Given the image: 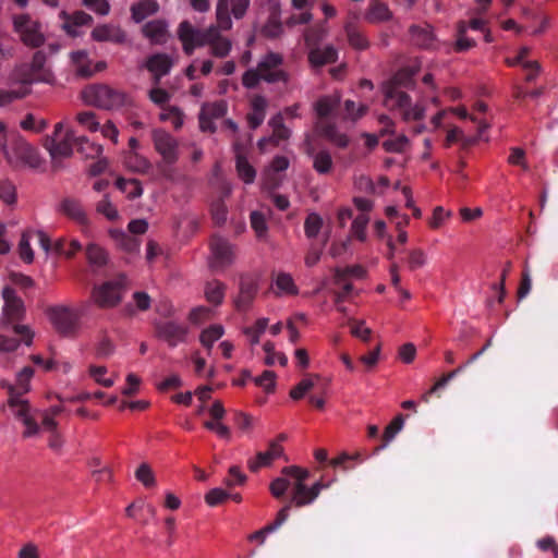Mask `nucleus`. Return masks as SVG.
<instances>
[{"label":"nucleus","mask_w":558,"mask_h":558,"mask_svg":"<svg viewBox=\"0 0 558 558\" xmlns=\"http://www.w3.org/2000/svg\"><path fill=\"white\" fill-rule=\"evenodd\" d=\"M281 473L283 476L275 478L270 483L269 489L275 498H281L288 488L292 486L291 499L287 504L290 505V508L292 505L299 508L311 505L318 497L322 489L328 486L318 481L308 487L305 482L310 476V472L300 466H284Z\"/></svg>","instance_id":"nucleus-1"},{"label":"nucleus","mask_w":558,"mask_h":558,"mask_svg":"<svg viewBox=\"0 0 558 558\" xmlns=\"http://www.w3.org/2000/svg\"><path fill=\"white\" fill-rule=\"evenodd\" d=\"M33 375L34 369L31 366H25L16 375L15 385L9 387L8 403L15 417L21 420L26 427L23 433L24 437L34 436L39 432V425L31 415V407L27 400L21 398L23 393L29 390V381Z\"/></svg>","instance_id":"nucleus-2"},{"label":"nucleus","mask_w":558,"mask_h":558,"mask_svg":"<svg viewBox=\"0 0 558 558\" xmlns=\"http://www.w3.org/2000/svg\"><path fill=\"white\" fill-rule=\"evenodd\" d=\"M78 137L65 121L54 124L52 133L45 138L44 143L54 169L61 168L62 161L72 157Z\"/></svg>","instance_id":"nucleus-3"},{"label":"nucleus","mask_w":558,"mask_h":558,"mask_svg":"<svg viewBox=\"0 0 558 558\" xmlns=\"http://www.w3.org/2000/svg\"><path fill=\"white\" fill-rule=\"evenodd\" d=\"M0 147L7 162L14 169H39L43 165L38 150L15 133L8 141H0Z\"/></svg>","instance_id":"nucleus-4"},{"label":"nucleus","mask_w":558,"mask_h":558,"mask_svg":"<svg viewBox=\"0 0 558 558\" xmlns=\"http://www.w3.org/2000/svg\"><path fill=\"white\" fill-rule=\"evenodd\" d=\"M81 99L85 105L102 110H117L128 104L125 93L102 84H92L83 88Z\"/></svg>","instance_id":"nucleus-5"},{"label":"nucleus","mask_w":558,"mask_h":558,"mask_svg":"<svg viewBox=\"0 0 558 558\" xmlns=\"http://www.w3.org/2000/svg\"><path fill=\"white\" fill-rule=\"evenodd\" d=\"M385 105L389 109L399 110L402 119L407 122L421 121L426 113V108L422 102L413 104L410 96L396 86L386 89Z\"/></svg>","instance_id":"nucleus-6"},{"label":"nucleus","mask_w":558,"mask_h":558,"mask_svg":"<svg viewBox=\"0 0 558 558\" xmlns=\"http://www.w3.org/2000/svg\"><path fill=\"white\" fill-rule=\"evenodd\" d=\"M385 105L389 109L399 110L402 119L407 122L421 121L426 113V108L422 102L413 104L410 96L396 86L386 89Z\"/></svg>","instance_id":"nucleus-7"},{"label":"nucleus","mask_w":558,"mask_h":558,"mask_svg":"<svg viewBox=\"0 0 558 558\" xmlns=\"http://www.w3.org/2000/svg\"><path fill=\"white\" fill-rule=\"evenodd\" d=\"M128 289V278L120 275L112 280L95 286L92 291L94 303L100 308H111L119 305Z\"/></svg>","instance_id":"nucleus-8"},{"label":"nucleus","mask_w":558,"mask_h":558,"mask_svg":"<svg viewBox=\"0 0 558 558\" xmlns=\"http://www.w3.org/2000/svg\"><path fill=\"white\" fill-rule=\"evenodd\" d=\"M209 250L208 264L211 270L222 271L235 263L238 247L228 239L217 234L213 235L209 241Z\"/></svg>","instance_id":"nucleus-9"},{"label":"nucleus","mask_w":558,"mask_h":558,"mask_svg":"<svg viewBox=\"0 0 558 558\" xmlns=\"http://www.w3.org/2000/svg\"><path fill=\"white\" fill-rule=\"evenodd\" d=\"M151 140L155 150L160 155L162 161L172 165L179 159V142L170 133L162 129L151 131Z\"/></svg>","instance_id":"nucleus-10"},{"label":"nucleus","mask_w":558,"mask_h":558,"mask_svg":"<svg viewBox=\"0 0 558 558\" xmlns=\"http://www.w3.org/2000/svg\"><path fill=\"white\" fill-rule=\"evenodd\" d=\"M178 38L182 44L183 51L191 56L196 48H201L208 43V28L201 31L194 27L189 21H183L178 26Z\"/></svg>","instance_id":"nucleus-11"},{"label":"nucleus","mask_w":558,"mask_h":558,"mask_svg":"<svg viewBox=\"0 0 558 558\" xmlns=\"http://www.w3.org/2000/svg\"><path fill=\"white\" fill-rule=\"evenodd\" d=\"M248 5L250 0H218L216 7L218 25L225 31L231 29L232 20L230 14L235 19H241L244 16Z\"/></svg>","instance_id":"nucleus-12"},{"label":"nucleus","mask_w":558,"mask_h":558,"mask_svg":"<svg viewBox=\"0 0 558 558\" xmlns=\"http://www.w3.org/2000/svg\"><path fill=\"white\" fill-rule=\"evenodd\" d=\"M49 320L62 336H72L77 328V316L66 306H51L47 310Z\"/></svg>","instance_id":"nucleus-13"},{"label":"nucleus","mask_w":558,"mask_h":558,"mask_svg":"<svg viewBox=\"0 0 558 558\" xmlns=\"http://www.w3.org/2000/svg\"><path fill=\"white\" fill-rule=\"evenodd\" d=\"M14 29L22 41L31 47H39L44 44L45 37L40 32V25L28 15L22 14L14 17Z\"/></svg>","instance_id":"nucleus-14"},{"label":"nucleus","mask_w":558,"mask_h":558,"mask_svg":"<svg viewBox=\"0 0 558 558\" xmlns=\"http://www.w3.org/2000/svg\"><path fill=\"white\" fill-rule=\"evenodd\" d=\"M155 335L170 348H175L186 341L189 327L174 320L157 322L154 324Z\"/></svg>","instance_id":"nucleus-15"},{"label":"nucleus","mask_w":558,"mask_h":558,"mask_svg":"<svg viewBox=\"0 0 558 558\" xmlns=\"http://www.w3.org/2000/svg\"><path fill=\"white\" fill-rule=\"evenodd\" d=\"M2 298L4 301L3 317L5 324H13L21 320L25 314V306L15 290L11 287H4Z\"/></svg>","instance_id":"nucleus-16"},{"label":"nucleus","mask_w":558,"mask_h":558,"mask_svg":"<svg viewBox=\"0 0 558 558\" xmlns=\"http://www.w3.org/2000/svg\"><path fill=\"white\" fill-rule=\"evenodd\" d=\"M258 291L257 280L251 276H242L239 283V294L234 300L238 311L245 312L252 305Z\"/></svg>","instance_id":"nucleus-17"},{"label":"nucleus","mask_w":558,"mask_h":558,"mask_svg":"<svg viewBox=\"0 0 558 558\" xmlns=\"http://www.w3.org/2000/svg\"><path fill=\"white\" fill-rule=\"evenodd\" d=\"M70 59L75 73L83 77H89L96 72L102 71L106 68V63L102 61L94 65L89 60L88 52L86 50H77L71 52Z\"/></svg>","instance_id":"nucleus-18"},{"label":"nucleus","mask_w":558,"mask_h":558,"mask_svg":"<svg viewBox=\"0 0 558 558\" xmlns=\"http://www.w3.org/2000/svg\"><path fill=\"white\" fill-rule=\"evenodd\" d=\"M93 40L98 43L109 41L113 44H124L126 41V33L116 24H99L90 33Z\"/></svg>","instance_id":"nucleus-19"},{"label":"nucleus","mask_w":558,"mask_h":558,"mask_svg":"<svg viewBox=\"0 0 558 558\" xmlns=\"http://www.w3.org/2000/svg\"><path fill=\"white\" fill-rule=\"evenodd\" d=\"M213 222L217 227H227L235 235L242 233L246 228L244 216L240 211H211Z\"/></svg>","instance_id":"nucleus-20"},{"label":"nucleus","mask_w":558,"mask_h":558,"mask_svg":"<svg viewBox=\"0 0 558 558\" xmlns=\"http://www.w3.org/2000/svg\"><path fill=\"white\" fill-rule=\"evenodd\" d=\"M281 62L282 59L279 54L268 53L265 56L257 65L263 80L268 83L286 80L284 73L279 69Z\"/></svg>","instance_id":"nucleus-21"},{"label":"nucleus","mask_w":558,"mask_h":558,"mask_svg":"<svg viewBox=\"0 0 558 558\" xmlns=\"http://www.w3.org/2000/svg\"><path fill=\"white\" fill-rule=\"evenodd\" d=\"M31 77L27 80L32 82L52 83L54 75L49 66H47V57L44 51H37L29 65Z\"/></svg>","instance_id":"nucleus-22"},{"label":"nucleus","mask_w":558,"mask_h":558,"mask_svg":"<svg viewBox=\"0 0 558 558\" xmlns=\"http://www.w3.org/2000/svg\"><path fill=\"white\" fill-rule=\"evenodd\" d=\"M282 454L283 447L277 440H271L266 451H259L254 459L248 460V469L252 472H257L263 466H269L274 460Z\"/></svg>","instance_id":"nucleus-23"},{"label":"nucleus","mask_w":558,"mask_h":558,"mask_svg":"<svg viewBox=\"0 0 558 558\" xmlns=\"http://www.w3.org/2000/svg\"><path fill=\"white\" fill-rule=\"evenodd\" d=\"M59 16L62 20V29L72 37L80 35L78 27L93 22V17L83 11H75L72 14L61 11Z\"/></svg>","instance_id":"nucleus-24"},{"label":"nucleus","mask_w":558,"mask_h":558,"mask_svg":"<svg viewBox=\"0 0 558 558\" xmlns=\"http://www.w3.org/2000/svg\"><path fill=\"white\" fill-rule=\"evenodd\" d=\"M220 31L223 29L218 24L208 27L209 38L207 45L210 46V53L213 56L225 58L230 53L232 44L227 37L221 36Z\"/></svg>","instance_id":"nucleus-25"},{"label":"nucleus","mask_w":558,"mask_h":558,"mask_svg":"<svg viewBox=\"0 0 558 558\" xmlns=\"http://www.w3.org/2000/svg\"><path fill=\"white\" fill-rule=\"evenodd\" d=\"M227 111L225 101L204 104L199 113V126L203 131H214L211 119L222 117Z\"/></svg>","instance_id":"nucleus-26"},{"label":"nucleus","mask_w":558,"mask_h":558,"mask_svg":"<svg viewBox=\"0 0 558 558\" xmlns=\"http://www.w3.org/2000/svg\"><path fill=\"white\" fill-rule=\"evenodd\" d=\"M269 125L272 129V136L268 138H262L258 141L260 150H265L268 143L278 145L280 141L288 140L290 136V130L283 124V116L281 113L276 114L269 120Z\"/></svg>","instance_id":"nucleus-27"},{"label":"nucleus","mask_w":558,"mask_h":558,"mask_svg":"<svg viewBox=\"0 0 558 558\" xmlns=\"http://www.w3.org/2000/svg\"><path fill=\"white\" fill-rule=\"evenodd\" d=\"M143 35L154 45H162L168 39V24L163 20H154L142 28Z\"/></svg>","instance_id":"nucleus-28"},{"label":"nucleus","mask_w":558,"mask_h":558,"mask_svg":"<svg viewBox=\"0 0 558 558\" xmlns=\"http://www.w3.org/2000/svg\"><path fill=\"white\" fill-rule=\"evenodd\" d=\"M122 163L128 170L138 174H147L151 169L150 161L137 151H124Z\"/></svg>","instance_id":"nucleus-29"},{"label":"nucleus","mask_w":558,"mask_h":558,"mask_svg":"<svg viewBox=\"0 0 558 558\" xmlns=\"http://www.w3.org/2000/svg\"><path fill=\"white\" fill-rule=\"evenodd\" d=\"M109 234L116 245L128 254H137L140 252L141 241L122 229H110Z\"/></svg>","instance_id":"nucleus-30"},{"label":"nucleus","mask_w":558,"mask_h":558,"mask_svg":"<svg viewBox=\"0 0 558 558\" xmlns=\"http://www.w3.org/2000/svg\"><path fill=\"white\" fill-rule=\"evenodd\" d=\"M290 505H286L279 510L274 522L267 524L263 529L252 533L248 536L250 541H258L260 544L265 542L266 535L278 530L289 518Z\"/></svg>","instance_id":"nucleus-31"},{"label":"nucleus","mask_w":558,"mask_h":558,"mask_svg":"<svg viewBox=\"0 0 558 558\" xmlns=\"http://www.w3.org/2000/svg\"><path fill=\"white\" fill-rule=\"evenodd\" d=\"M172 59L165 53H157L146 61L147 70L157 78L168 74L172 68Z\"/></svg>","instance_id":"nucleus-32"},{"label":"nucleus","mask_w":558,"mask_h":558,"mask_svg":"<svg viewBox=\"0 0 558 558\" xmlns=\"http://www.w3.org/2000/svg\"><path fill=\"white\" fill-rule=\"evenodd\" d=\"M337 58L338 51L330 45L312 49L308 54V60L313 66H323L332 63Z\"/></svg>","instance_id":"nucleus-33"},{"label":"nucleus","mask_w":558,"mask_h":558,"mask_svg":"<svg viewBox=\"0 0 558 558\" xmlns=\"http://www.w3.org/2000/svg\"><path fill=\"white\" fill-rule=\"evenodd\" d=\"M158 11L159 4L156 0H142L131 5V14L135 23H141L146 17L156 14Z\"/></svg>","instance_id":"nucleus-34"},{"label":"nucleus","mask_w":558,"mask_h":558,"mask_svg":"<svg viewBox=\"0 0 558 558\" xmlns=\"http://www.w3.org/2000/svg\"><path fill=\"white\" fill-rule=\"evenodd\" d=\"M292 8L294 10L301 11L298 14L291 15L287 24L290 26H294L298 24H307L312 21L313 15L310 11L312 1L311 0H291Z\"/></svg>","instance_id":"nucleus-35"},{"label":"nucleus","mask_w":558,"mask_h":558,"mask_svg":"<svg viewBox=\"0 0 558 558\" xmlns=\"http://www.w3.org/2000/svg\"><path fill=\"white\" fill-rule=\"evenodd\" d=\"M267 106L268 104L265 97L257 95L252 98L248 122L253 129H256L263 123Z\"/></svg>","instance_id":"nucleus-36"},{"label":"nucleus","mask_w":558,"mask_h":558,"mask_svg":"<svg viewBox=\"0 0 558 558\" xmlns=\"http://www.w3.org/2000/svg\"><path fill=\"white\" fill-rule=\"evenodd\" d=\"M236 150V160L235 167L239 178L246 184H251L254 182L256 177V171L254 167L247 161L246 157L242 154L240 148L235 146Z\"/></svg>","instance_id":"nucleus-37"},{"label":"nucleus","mask_w":558,"mask_h":558,"mask_svg":"<svg viewBox=\"0 0 558 558\" xmlns=\"http://www.w3.org/2000/svg\"><path fill=\"white\" fill-rule=\"evenodd\" d=\"M329 230L325 219L316 211H312L305 219L304 230L308 239L316 238L322 230Z\"/></svg>","instance_id":"nucleus-38"},{"label":"nucleus","mask_w":558,"mask_h":558,"mask_svg":"<svg viewBox=\"0 0 558 558\" xmlns=\"http://www.w3.org/2000/svg\"><path fill=\"white\" fill-rule=\"evenodd\" d=\"M411 40L420 47L428 48L433 45L434 35L429 25L413 26L410 29Z\"/></svg>","instance_id":"nucleus-39"},{"label":"nucleus","mask_w":558,"mask_h":558,"mask_svg":"<svg viewBox=\"0 0 558 558\" xmlns=\"http://www.w3.org/2000/svg\"><path fill=\"white\" fill-rule=\"evenodd\" d=\"M392 13L388 5L381 2L371 4L365 14V20L369 23H383L391 20Z\"/></svg>","instance_id":"nucleus-40"},{"label":"nucleus","mask_w":558,"mask_h":558,"mask_svg":"<svg viewBox=\"0 0 558 558\" xmlns=\"http://www.w3.org/2000/svg\"><path fill=\"white\" fill-rule=\"evenodd\" d=\"M117 189L128 198L133 199L143 194V187L138 180L118 178L116 181Z\"/></svg>","instance_id":"nucleus-41"},{"label":"nucleus","mask_w":558,"mask_h":558,"mask_svg":"<svg viewBox=\"0 0 558 558\" xmlns=\"http://www.w3.org/2000/svg\"><path fill=\"white\" fill-rule=\"evenodd\" d=\"M403 423V415L398 414L385 428L384 434L381 436V444L375 448V452H379L395 438V436L402 429Z\"/></svg>","instance_id":"nucleus-42"},{"label":"nucleus","mask_w":558,"mask_h":558,"mask_svg":"<svg viewBox=\"0 0 558 558\" xmlns=\"http://www.w3.org/2000/svg\"><path fill=\"white\" fill-rule=\"evenodd\" d=\"M226 290L227 287L223 282L219 280L209 281L205 287L206 300L214 305H219L225 299Z\"/></svg>","instance_id":"nucleus-43"},{"label":"nucleus","mask_w":558,"mask_h":558,"mask_svg":"<svg viewBox=\"0 0 558 558\" xmlns=\"http://www.w3.org/2000/svg\"><path fill=\"white\" fill-rule=\"evenodd\" d=\"M77 150L86 158L100 157L104 154V146L90 141L86 136H80L77 140Z\"/></svg>","instance_id":"nucleus-44"},{"label":"nucleus","mask_w":558,"mask_h":558,"mask_svg":"<svg viewBox=\"0 0 558 558\" xmlns=\"http://www.w3.org/2000/svg\"><path fill=\"white\" fill-rule=\"evenodd\" d=\"M369 222V217L365 211H361L354 219L351 226V235L359 241L364 242L367 238L366 228Z\"/></svg>","instance_id":"nucleus-45"},{"label":"nucleus","mask_w":558,"mask_h":558,"mask_svg":"<svg viewBox=\"0 0 558 558\" xmlns=\"http://www.w3.org/2000/svg\"><path fill=\"white\" fill-rule=\"evenodd\" d=\"M275 286L278 290V292H276L277 294L286 293L295 295L299 292V289L295 286L293 278L291 277V275L287 272L278 274V276L275 279Z\"/></svg>","instance_id":"nucleus-46"},{"label":"nucleus","mask_w":558,"mask_h":558,"mask_svg":"<svg viewBox=\"0 0 558 558\" xmlns=\"http://www.w3.org/2000/svg\"><path fill=\"white\" fill-rule=\"evenodd\" d=\"M77 123L87 132L96 133L100 129V122L97 119L96 113L92 111L78 112L75 117Z\"/></svg>","instance_id":"nucleus-47"},{"label":"nucleus","mask_w":558,"mask_h":558,"mask_svg":"<svg viewBox=\"0 0 558 558\" xmlns=\"http://www.w3.org/2000/svg\"><path fill=\"white\" fill-rule=\"evenodd\" d=\"M340 101V97L337 95L325 96L318 99L314 106V109L318 117L324 118L331 113Z\"/></svg>","instance_id":"nucleus-48"},{"label":"nucleus","mask_w":558,"mask_h":558,"mask_svg":"<svg viewBox=\"0 0 558 558\" xmlns=\"http://www.w3.org/2000/svg\"><path fill=\"white\" fill-rule=\"evenodd\" d=\"M466 367H468V365L465 363H463V364L459 365L457 368H454L451 372H449V373L445 374L444 376H441L434 384V386L426 393H424L423 400L425 402H427L429 395H432V393L436 392L437 390L444 388L451 379H453L456 376L461 374Z\"/></svg>","instance_id":"nucleus-49"},{"label":"nucleus","mask_w":558,"mask_h":558,"mask_svg":"<svg viewBox=\"0 0 558 558\" xmlns=\"http://www.w3.org/2000/svg\"><path fill=\"white\" fill-rule=\"evenodd\" d=\"M159 119L163 122H170L175 130L182 128L184 123V114L177 107L163 108L159 114Z\"/></svg>","instance_id":"nucleus-50"},{"label":"nucleus","mask_w":558,"mask_h":558,"mask_svg":"<svg viewBox=\"0 0 558 558\" xmlns=\"http://www.w3.org/2000/svg\"><path fill=\"white\" fill-rule=\"evenodd\" d=\"M223 335V328L220 325H213L207 329L203 330L199 336L201 343L210 349L213 344L219 340Z\"/></svg>","instance_id":"nucleus-51"},{"label":"nucleus","mask_w":558,"mask_h":558,"mask_svg":"<svg viewBox=\"0 0 558 558\" xmlns=\"http://www.w3.org/2000/svg\"><path fill=\"white\" fill-rule=\"evenodd\" d=\"M365 275V270L360 265L349 266L345 268H337L335 270V283L340 284L343 280L348 279V277L352 276L355 278H362Z\"/></svg>","instance_id":"nucleus-52"},{"label":"nucleus","mask_w":558,"mask_h":558,"mask_svg":"<svg viewBox=\"0 0 558 558\" xmlns=\"http://www.w3.org/2000/svg\"><path fill=\"white\" fill-rule=\"evenodd\" d=\"M313 167L318 173H327L332 167V159L327 150L313 154Z\"/></svg>","instance_id":"nucleus-53"},{"label":"nucleus","mask_w":558,"mask_h":558,"mask_svg":"<svg viewBox=\"0 0 558 558\" xmlns=\"http://www.w3.org/2000/svg\"><path fill=\"white\" fill-rule=\"evenodd\" d=\"M135 478L145 487H154L156 485L155 474L147 463H142L135 471Z\"/></svg>","instance_id":"nucleus-54"},{"label":"nucleus","mask_w":558,"mask_h":558,"mask_svg":"<svg viewBox=\"0 0 558 558\" xmlns=\"http://www.w3.org/2000/svg\"><path fill=\"white\" fill-rule=\"evenodd\" d=\"M251 227L255 231L256 235L262 239L267 233V223L265 211H251Z\"/></svg>","instance_id":"nucleus-55"},{"label":"nucleus","mask_w":558,"mask_h":558,"mask_svg":"<svg viewBox=\"0 0 558 558\" xmlns=\"http://www.w3.org/2000/svg\"><path fill=\"white\" fill-rule=\"evenodd\" d=\"M529 50L527 48H522L521 51L513 58H507V63L511 66L521 65L523 70H529L533 68L535 72H537V62L527 60L526 54Z\"/></svg>","instance_id":"nucleus-56"},{"label":"nucleus","mask_w":558,"mask_h":558,"mask_svg":"<svg viewBox=\"0 0 558 558\" xmlns=\"http://www.w3.org/2000/svg\"><path fill=\"white\" fill-rule=\"evenodd\" d=\"M345 31H347L348 40L353 48L363 50L368 47V40L356 28L347 26Z\"/></svg>","instance_id":"nucleus-57"},{"label":"nucleus","mask_w":558,"mask_h":558,"mask_svg":"<svg viewBox=\"0 0 558 558\" xmlns=\"http://www.w3.org/2000/svg\"><path fill=\"white\" fill-rule=\"evenodd\" d=\"M268 326L267 318H259L256 320L254 326L247 327L245 329V335L250 337L252 344H257L259 342V337L266 330Z\"/></svg>","instance_id":"nucleus-58"},{"label":"nucleus","mask_w":558,"mask_h":558,"mask_svg":"<svg viewBox=\"0 0 558 558\" xmlns=\"http://www.w3.org/2000/svg\"><path fill=\"white\" fill-rule=\"evenodd\" d=\"M388 213V220L390 223H395L396 229L398 230L397 241L400 244H404L408 239L407 232L402 229V226L408 223V219L399 217V211H387Z\"/></svg>","instance_id":"nucleus-59"},{"label":"nucleus","mask_w":558,"mask_h":558,"mask_svg":"<svg viewBox=\"0 0 558 558\" xmlns=\"http://www.w3.org/2000/svg\"><path fill=\"white\" fill-rule=\"evenodd\" d=\"M31 234L32 233L29 232L23 233L19 244L20 256L27 264H31L34 260V252L29 243Z\"/></svg>","instance_id":"nucleus-60"},{"label":"nucleus","mask_w":558,"mask_h":558,"mask_svg":"<svg viewBox=\"0 0 558 558\" xmlns=\"http://www.w3.org/2000/svg\"><path fill=\"white\" fill-rule=\"evenodd\" d=\"M86 256L90 264L101 266L106 264V252L96 244H89L86 248Z\"/></svg>","instance_id":"nucleus-61"},{"label":"nucleus","mask_w":558,"mask_h":558,"mask_svg":"<svg viewBox=\"0 0 558 558\" xmlns=\"http://www.w3.org/2000/svg\"><path fill=\"white\" fill-rule=\"evenodd\" d=\"M230 495L222 488H213L205 495V501L208 506L215 507L225 502Z\"/></svg>","instance_id":"nucleus-62"},{"label":"nucleus","mask_w":558,"mask_h":558,"mask_svg":"<svg viewBox=\"0 0 558 558\" xmlns=\"http://www.w3.org/2000/svg\"><path fill=\"white\" fill-rule=\"evenodd\" d=\"M351 333L362 341L368 342L372 336V330L365 326L364 320H352Z\"/></svg>","instance_id":"nucleus-63"},{"label":"nucleus","mask_w":558,"mask_h":558,"mask_svg":"<svg viewBox=\"0 0 558 558\" xmlns=\"http://www.w3.org/2000/svg\"><path fill=\"white\" fill-rule=\"evenodd\" d=\"M0 198L3 204L7 206H12L16 201V190L15 186L9 182H3L0 184Z\"/></svg>","instance_id":"nucleus-64"}]
</instances>
